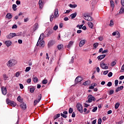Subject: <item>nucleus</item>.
I'll return each mask as SVG.
<instances>
[{"mask_svg":"<svg viewBox=\"0 0 124 124\" xmlns=\"http://www.w3.org/2000/svg\"><path fill=\"white\" fill-rule=\"evenodd\" d=\"M58 28H59V27H58V26L57 25H55L53 27V30H54V31H57V30H58Z\"/></svg>","mask_w":124,"mask_h":124,"instance_id":"55","label":"nucleus"},{"mask_svg":"<svg viewBox=\"0 0 124 124\" xmlns=\"http://www.w3.org/2000/svg\"><path fill=\"white\" fill-rule=\"evenodd\" d=\"M77 6V4H74V5H72V4H70L69 5V7L71 8H76V7Z\"/></svg>","mask_w":124,"mask_h":124,"instance_id":"36","label":"nucleus"},{"mask_svg":"<svg viewBox=\"0 0 124 124\" xmlns=\"http://www.w3.org/2000/svg\"><path fill=\"white\" fill-rule=\"evenodd\" d=\"M123 89H124V86H121L118 87L117 89H116L115 92H116V93H118V92H119L120 91H122V90H123Z\"/></svg>","mask_w":124,"mask_h":124,"instance_id":"22","label":"nucleus"},{"mask_svg":"<svg viewBox=\"0 0 124 124\" xmlns=\"http://www.w3.org/2000/svg\"><path fill=\"white\" fill-rule=\"evenodd\" d=\"M16 63H17V61H16L15 60L13 59L7 62V66H8V67H12V66H13V65H15Z\"/></svg>","mask_w":124,"mask_h":124,"instance_id":"2","label":"nucleus"},{"mask_svg":"<svg viewBox=\"0 0 124 124\" xmlns=\"http://www.w3.org/2000/svg\"><path fill=\"white\" fill-rule=\"evenodd\" d=\"M76 16H77V13H75L74 14H72L70 15V17H71V19H74V18H75V17H76Z\"/></svg>","mask_w":124,"mask_h":124,"instance_id":"24","label":"nucleus"},{"mask_svg":"<svg viewBox=\"0 0 124 124\" xmlns=\"http://www.w3.org/2000/svg\"><path fill=\"white\" fill-rule=\"evenodd\" d=\"M42 83L43 84H46L48 83V80L47 79L43 80Z\"/></svg>","mask_w":124,"mask_h":124,"instance_id":"47","label":"nucleus"},{"mask_svg":"<svg viewBox=\"0 0 124 124\" xmlns=\"http://www.w3.org/2000/svg\"><path fill=\"white\" fill-rule=\"evenodd\" d=\"M1 92H2V94L4 95H6V93H7V90H6V88L3 87L1 88Z\"/></svg>","mask_w":124,"mask_h":124,"instance_id":"12","label":"nucleus"},{"mask_svg":"<svg viewBox=\"0 0 124 124\" xmlns=\"http://www.w3.org/2000/svg\"><path fill=\"white\" fill-rule=\"evenodd\" d=\"M74 43V42L70 41L68 45L67 46V47L68 48V49H70V48H71L72 45H73Z\"/></svg>","mask_w":124,"mask_h":124,"instance_id":"14","label":"nucleus"},{"mask_svg":"<svg viewBox=\"0 0 124 124\" xmlns=\"http://www.w3.org/2000/svg\"><path fill=\"white\" fill-rule=\"evenodd\" d=\"M113 93H114V90H110L108 94L109 95H111L113 94Z\"/></svg>","mask_w":124,"mask_h":124,"instance_id":"52","label":"nucleus"},{"mask_svg":"<svg viewBox=\"0 0 124 124\" xmlns=\"http://www.w3.org/2000/svg\"><path fill=\"white\" fill-rule=\"evenodd\" d=\"M38 4L39 5V8H40L41 9H42V8H43V6L44 5V3L42 1V0H39Z\"/></svg>","mask_w":124,"mask_h":124,"instance_id":"11","label":"nucleus"},{"mask_svg":"<svg viewBox=\"0 0 124 124\" xmlns=\"http://www.w3.org/2000/svg\"><path fill=\"white\" fill-rule=\"evenodd\" d=\"M6 18H7V19H11V18H12V15L10 13H8L6 15Z\"/></svg>","mask_w":124,"mask_h":124,"instance_id":"23","label":"nucleus"},{"mask_svg":"<svg viewBox=\"0 0 124 124\" xmlns=\"http://www.w3.org/2000/svg\"><path fill=\"white\" fill-rule=\"evenodd\" d=\"M100 67L102 69H108V66H107L106 64L101 62L100 63Z\"/></svg>","mask_w":124,"mask_h":124,"instance_id":"8","label":"nucleus"},{"mask_svg":"<svg viewBox=\"0 0 124 124\" xmlns=\"http://www.w3.org/2000/svg\"><path fill=\"white\" fill-rule=\"evenodd\" d=\"M101 123H102V119H101V118H100L98 120V124H101Z\"/></svg>","mask_w":124,"mask_h":124,"instance_id":"54","label":"nucleus"},{"mask_svg":"<svg viewBox=\"0 0 124 124\" xmlns=\"http://www.w3.org/2000/svg\"><path fill=\"white\" fill-rule=\"evenodd\" d=\"M35 90V89L34 87L32 88H30V93H33L34 92V90Z\"/></svg>","mask_w":124,"mask_h":124,"instance_id":"44","label":"nucleus"},{"mask_svg":"<svg viewBox=\"0 0 124 124\" xmlns=\"http://www.w3.org/2000/svg\"><path fill=\"white\" fill-rule=\"evenodd\" d=\"M44 46H45V42H44V41H43L41 42L40 46L42 47V48H43Z\"/></svg>","mask_w":124,"mask_h":124,"instance_id":"29","label":"nucleus"},{"mask_svg":"<svg viewBox=\"0 0 124 124\" xmlns=\"http://www.w3.org/2000/svg\"><path fill=\"white\" fill-rule=\"evenodd\" d=\"M92 101H95V98L92 95H89L88 96V100L86 102H89L91 103Z\"/></svg>","mask_w":124,"mask_h":124,"instance_id":"5","label":"nucleus"},{"mask_svg":"<svg viewBox=\"0 0 124 124\" xmlns=\"http://www.w3.org/2000/svg\"><path fill=\"white\" fill-rule=\"evenodd\" d=\"M18 35H17L16 33H11L9 35H7L6 37L7 39H11V38H13L14 36H17Z\"/></svg>","mask_w":124,"mask_h":124,"instance_id":"6","label":"nucleus"},{"mask_svg":"<svg viewBox=\"0 0 124 124\" xmlns=\"http://www.w3.org/2000/svg\"><path fill=\"white\" fill-rule=\"evenodd\" d=\"M62 27H63V24L62 23H60V24H59V28L62 29Z\"/></svg>","mask_w":124,"mask_h":124,"instance_id":"60","label":"nucleus"},{"mask_svg":"<svg viewBox=\"0 0 124 124\" xmlns=\"http://www.w3.org/2000/svg\"><path fill=\"white\" fill-rule=\"evenodd\" d=\"M58 17H59V9L56 8L54 10V14H52L50 16V22H53V19H56Z\"/></svg>","mask_w":124,"mask_h":124,"instance_id":"1","label":"nucleus"},{"mask_svg":"<svg viewBox=\"0 0 124 124\" xmlns=\"http://www.w3.org/2000/svg\"><path fill=\"white\" fill-rule=\"evenodd\" d=\"M119 106H120V103H116L115 105V108L118 109V108H119Z\"/></svg>","mask_w":124,"mask_h":124,"instance_id":"40","label":"nucleus"},{"mask_svg":"<svg viewBox=\"0 0 124 124\" xmlns=\"http://www.w3.org/2000/svg\"><path fill=\"white\" fill-rule=\"evenodd\" d=\"M16 4L17 5H19V4H21V1H20L19 0H17L16 1Z\"/></svg>","mask_w":124,"mask_h":124,"instance_id":"58","label":"nucleus"},{"mask_svg":"<svg viewBox=\"0 0 124 124\" xmlns=\"http://www.w3.org/2000/svg\"><path fill=\"white\" fill-rule=\"evenodd\" d=\"M3 78L4 81H6L7 80H9V78L8 76H6V74H3Z\"/></svg>","mask_w":124,"mask_h":124,"instance_id":"21","label":"nucleus"},{"mask_svg":"<svg viewBox=\"0 0 124 124\" xmlns=\"http://www.w3.org/2000/svg\"><path fill=\"white\" fill-rule=\"evenodd\" d=\"M67 114H68L67 111H65L63 112V113H61V117H62V118L66 119V118H67V115H66Z\"/></svg>","mask_w":124,"mask_h":124,"instance_id":"10","label":"nucleus"},{"mask_svg":"<svg viewBox=\"0 0 124 124\" xmlns=\"http://www.w3.org/2000/svg\"><path fill=\"white\" fill-rule=\"evenodd\" d=\"M5 44L7 46L9 47L11 44H12V42L10 41H6L5 42Z\"/></svg>","mask_w":124,"mask_h":124,"instance_id":"16","label":"nucleus"},{"mask_svg":"<svg viewBox=\"0 0 124 124\" xmlns=\"http://www.w3.org/2000/svg\"><path fill=\"white\" fill-rule=\"evenodd\" d=\"M114 25V21H113V20H110V23L109 24V26L110 27H112V26Z\"/></svg>","mask_w":124,"mask_h":124,"instance_id":"51","label":"nucleus"},{"mask_svg":"<svg viewBox=\"0 0 124 124\" xmlns=\"http://www.w3.org/2000/svg\"><path fill=\"white\" fill-rule=\"evenodd\" d=\"M116 65V62L115 61H113L111 63V66H115Z\"/></svg>","mask_w":124,"mask_h":124,"instance_id":"50","label":"nucleus"},{"mask_svg":"<svg viewBox=\"0 0 124 124\" xmlns=\"http://www.w3.org/2000/svg\"><path fill=\"white\" fill-rule=\"evenodd\" d=\"M19 87H20V88L21 89H24V86L23 85V84L21 83L19 84Z\"/></svg>","mask_w":124,"mask_h":124,"instance_id":"61","label":"nucleus"},{"mask_svg":"<svg viewBox=\"0 0 124 124\" xmlns=\"http://www.w3.org/2000/svg\"><path fill=\"white\" fill-rule=\"evenodd\" d=\"M77 108L78 112L83 113V106L80 103H78L77 105Z\"/></svg>","mask_w":124,"mask_h":124,"instance_id":"4","label":"nucleus"},{"mask_svg":"<svg viewBox=\"0 0 124 124\" xmlns=\"http://www.w3.org/2000/svg\"><path fill=\"white\" fill-rule=\"evenodd\" d=\"M91 84V81L90 80H87L85 81V82L83 83V85L84 86H89Z\"/></svg>","mask_w":124,"mask_h":124,"instance_id":"19","label":"nucleus"},{"mask_svg":"<svg viewBox=\"0 0 124 124\" xmlns=\"http://www.w3.org/2000/svg\"><path fill=\"white\" fill-rule=\"evenodd\" d=\"M40 101L39 100H35L34 101V106H35V105H36V104H37V103H39V102Z\"/></svg>","mask_w":124,"mask_h":124,"instance_id":"39","label":"nucleus"},{"mask_svg":"<svg viewBox=\"0 0 124 124\" xmlns=\"http://www.w3.org/2000/svg\"><path fill=\"white\" fill-rule=\"evenodd\" d=\"M110 6L112 8H114V7H115V3H114L113 1H110Z\"/></svg>","mask_w":124,"mask_h":124,"instance_id":"32","label":"nucleus"},{"mask_svg":"<svg viewBox=\"0 0 124 124\" xmlns=\"http://www.w3.org/2000/svg\"><path fill=\"white\" fill-rule=\"evenodd\" d=\"M117 35H118V37H120V33L118 31L113 32L112 33V35H113V36L117 35Z\"/></svg>","mask_w":124,"mask_h":124,"instance_id":"34","label":"nucleus"},{"mask_svg":"<svg viewBox=\"0 0 124 124\" xmlns=\"http://www.w3.org/2000/svg\"><path fill=\"white\" fill-rule=\"evenodd\" d=\"M17 100H18V101H19V102H21V103L23 102V98H21V96H18V97H17Z\"/></svg>","mask_w":124,"mask_h":124,"instance_id":"35","label":"nucleus"},{"mask_svg":"<svg viewBox=\"0 0 124 124\" xmlns=\"http://www.w3.org/2000/svg\"><path fill=\"white\" fill-rule=\"evenodd\" d=\"M118 84H119V80L118 79H116L115 80V87H117L118 86Z\"/></svg>","mask_w":124,"mask_h":124,"instance_id":"48","label":"nucleus"},{"mask_svg":"<svg viewBox=\"0 0 124 124\" xmlns=\"http://www.w3.org/2000/svg\"><path fill=\"white\" fill-rule=\"evenodd\" d=\"M41 98H42V94H39L37 97V99H38V100H40H40H41Z\"/></svg>","mask_w":124,"mask_h":124,"instance_id":"31","label":"nucleus"},{"mask_svg":"<svg viewBox=\"0 0 124 124\" xmlns=\"http://www.w3.org/2000/svg\"><path fill=\"white\" fill-rule=\"evenodd\" d=\"M16 77H19L20 76V72H17L16 73V75H15Z\"/></svg>","mask_w":124,"mask_h":124,"instance_id":"49","label":"nucleus"},{"mask_svg":"<svg viewBox=\"0 0 124 124\" xmlns=\"http://www.w3.org/2000/svg\"><path fill=\"white\" fill-rule=\"evenodd\" d=\"M58 50H62V49L63 48V45L62 44H60L57 47Z\"/></svg>","mask_w":124,"mask_h":124,"instance_id":"28","label":"nucleus"},{"mask_svg":"<svg viewBox=\"0 0 124 124\" xmlns=\"http://www.w3.org/2000/svg\"><path fill=\"white\" fill-rule=\"evenodd\" d=\"M60 117H61V114L58 113L53 117V119L54 120H57V119H58V118H60Z\"/></svg>","mask_w":124,"mask_h":124,"instance_id":"27","label":"nucleus"},{"mask_svg":"<svg viewBox=\"0 0 124 124\" xmlns=\"http://www.w3.org/2000/svg\"><path fill=\"white\" fill-rule=\"evenodd\" d=\"M16 7H17V5L16 4L13 5L12 8H13L14 11H16V10H17Z\"/></svg>","mask_w":124,"mask_h":124,"instance_id":"33","label":"nucleus"},{"mask_svg":"<svg viewBox=\"0 0 124 124\" xmlns=\"http://www.w3.org/2000/svg\"><path fill=\"white\" fill-rule=\"evenodd\" d=\"M83 78L81 77H78L75 79V83L76 84H78V83L81 82V81H82Z\"/></svg>","mask_w":124,"mask_h":124,"instance_id":"9","label":"nucleus"},{"mask_svg":"<svg viewBox=\"0 0 124 124\" xmlns=\"http://www.w3.org/2000/svg\"><path fill=\"white\" fill-rule=\"evenodd\" d=\"M113 75V73L111 72H110L108 74V77H112Z\"/></svg>","mask_w":124,"mask_h":124,"instance_id":"53","label":"nucleus"},{"mask_svg":"<svg viewBox=\"0 0 124 124\" xmlns=\"http://www.w3.org/2000/svg\"><path fill=\"white\" fill-rule=\"evenodd\" d=\"M107 86H108V87H111V86H112V82H108L107 85Z\"/></svg>","mask_w":124,"mask_h":124,"instance_id":"57","label":"nucleus"},{"mask_svg":"<svg viewBox=\"0 0 124 124\" xmlns=\"http://www.w3.org/2000/svg\"><path fill=\"white\" fill-rule=\"evenodd\" d=\"M83 16H84V17H85V18H84V19H85V20H86V21H88V16H88V15H87V14H84V15H83Z\"/></svg>","mask_w":124,"mask_h":124,"instance_id":"41","label":"nucleus"},{"mask_svg":"<svg viewBox=\"0 0 124 124\" xmlns=\"http://www.w3.org/2000/svg\"><path fill=\"white\" fill-rule=\"evenodd\" d=\"M83 27V25H79L78 24L77 26V28H78V29L79 30H81V29H82V28Z\"/></svg>","mask_w":124,"mask_h":124,"instance_id":"43","label":"nucleus"},{"mask_svg":"<svg viewBox=\"0 0 124 124\" xmlns=\"http://www.w3.org/2000/svg\"><path fill=\"white\" fill-rule=\"evenodd\" d=\"M106 57V55L105 54H103L101 55H99L98 56L97 59L98 60H102L103 59H104Z\"/></svg>","mask_w":124,"mask_h":124,"instance_id":"17","label":"nucleus"},{"mask_svg":"<svg viewBox=\"0 0 124 124\" xmlns=\"http://www.w3.org/2000/svg\"><path fill=\"white\" fill-rule=\"evenodd\" d=\"M87 17H88V19L87 21L89 22H92V21H93V17H92V16H87Z\"/></svg>","mask_w":124,"mask_h":124,"instance_id":"38","label":"nucleus"},{"mask_svg":"<svg viewBox=\"0 0 124 124\" xmlns=\"http://www.w3.org/2000/svg\"><path fill=\"white\" fill-rule=\"evenodd\" d=\"M94 48H97L98 47V43H95L93 45Z\"/></svg>","mask_w":124,"mask_h":124,"instance_id":"42","label":"nucleus"},{"mask_svg":"<svg viewBox=\"0 0 124 124\" xmlns=\"http://www.w3.org/2000/svg\"><path fill=\"white\" fill-rule=\"evenodd\" d=\"M30 70H31V67H26V68L25 69L26 72H28V71H30Z\"/></svg>","mask_w":124,"mask_h":124,"instance_id":"46","label":"nucleus"},{"mask_svg":"<svg viewBox=\"0 0 124 124\" xmlns=\"http://www.w3.org/2000/svg\"><path fill=\"white\" fill-rule=\"evenodd\" d=\"M17 28H18V27L16 25V24H14L12 27V29H17Z\"/></svg>","mask_w":124,"mask_h":124,"instance_id":"59","label":"nucleus"},{"mask_svg":"<svg viewBox=\"0 0 124 124\" xmlns=\"http://www.w3.org/2000/svg\"><path fill=\"white\" fill-rule=\"evenodd\" d=\"M121 4L122 6H123L122 7H121L119 13H124V0H121Z\"/></svg>","mask_w":124,"mask_h":124,"instance_id":"7","label":"nucleus"},{"mask_svg":"<svg viewBox=\"0 0 124 124\" xmlns=\"http://www.w3.org/2000/svg\"><path fill=\"white\" fill-rule=\"evenodd\" d=\"M33 81L34 83H37V82L38 81V78H37L36 77H34L33 78Z\"/></svg>","mask_w":124,"mask_h":124,"instance_id":"37","label":"nucleus"},{"mask_svg":"<svg viewBox=\"0 0 124 124\" xmlns=\"http://www.w3.org/2000/svg\"><path fill=\"white\" fill-rule=\"evenodd\" d=\"M44 33H42V34H41L39 38V40H40V41H41V40H43V39H44Z\"/></svg>","mask_w":124,"mask_h":124,"instance_id":"20","label":"nucleus"},{"mask_svg":"<svg viewBox=\"0 0 124 124\" xmlns=\"http://www.w3.org/2000/svg\"><path fill=\"white\" fill-rule=\"evenodd\" d=\"M64 21H68V20H69V19L68 18V17H65L63 18Z\"/></svg>","mask_w":124,"mask_h":124,"instance_id":"64","label":"nucleus"},{"mask_svg":"<svg viewBox=\"0 0 124 124\" xmlns=\"http://www.w3.org/2000/svg\"><path fill=\"white\" fill-rule=\"evenodd\" d=\"M73 112V108H70L69 109V114H71Z\"/></svg>","mask_w":124,"mask_h":124,"instance_id":"45","label":"nucleus"},{"mask_svg":"<svg viewBox=\"0 0 124 124\" xmlns=\"http://www.w3.org/2000/svg\"><path fill=\"white\" fill-rule=\"evenodd\" d=\"M88 24L89 28L91 29H93V24L92 22H88Z\"/></svg>","mask_w":124,"mask_h":124,"instance_id":"30","label":"nucleus"},{"mask_svg":"<svg viewBox=\"0 0 124 124\" xmlns=\"http://www.w3.org/2000/svg\"><path fill=\"white\" fill-rule=\"evenodd\" d=\"M37 29H38V23H35L34 25V28L33 29V31H35Z\"/></svg>","mask_w":124,"mask_h":124,"instance_id":"25","label":"nucleus"},{"mask_svg":"<svg viewBox=\"0 0 124 124\" xmlns=\"http://www.w3.org/2000/svg\"><path fill=\"white\" fill-rule=\"evenodd\" d=\"M97 110V107H95L94 108H93L92 109V112H96V111Z\"/></svg>","mask_w":124,"mask_h":124,"instance_id":"56","label":"nucleus"},{"mask_svg":"<svg viewBox=\"0 0 124 124\" xmlns=\"http://www.w3.org/2000/svg\"><path fill=\"white\" fill-rule=\"evenodd\" d=\"M52 33H53V30H50L49 31H48V33L46 35V37H48L49 35H50V34H52Z\"/></svg>","mask_w":124,"mask_h":124,"instance_id":"26","label":"nucleus"},{"mask_svg":"<svg viewBox=\"0 0 124 124\" xmlns=\"http://www.w3.org/2000/svg\"><path fill=\"white\" fill-rule=\"evenodd\" d=\"M120 80H124V76H121L119 78Z\"/></svg>","mask_w":124,"mask_h":124,"instance_id":"63","label":"nucleus"},{"mask_svg":"<svg viewBox=\"0 0 124 124\" xmlns=\"http://www.w3.org/2000/svg\"><path fill=\"white\" fill-rule=\"evenodd\" d=\"M18 42L19 44H22V43H23V41L21 39H19Z\"/></svg>","mask_w":124,"mask_h":124,"instance_id":"62","label":"nucleus"},{"mask_svg":"<svg viewBox=\"0 0 124 124\" xmlns=\"http://www.w3.org/2000/svg\"><path fill=\"white\" fill-rule=\"evenodd\" d=\"M85 40H82L80 41L79 45V47H83V46L85 45Z\"/></svg>","mask_w":124,"mask_h":124,"instance_id":"15","label":"nucleus"},{"mask_svg":"<svg viewBox=\"0 0 124 124\" xmlns=\"http://www.w3.org/2000/svg\"><path fill=\"white\" fill-rule=\"evenodd\" d=\"M55 44V41L54 40L50 41L48 43V46H53Z\"/></svg>","mask_w":124,"mask_h":124,"instance_id":"18","label":"nucleus"},{"mask_svg":"<svg viewBox=\"0 0 124 124\" xmlns=\"http://www.w3.org/2000/svg\"><path fill=\"white\" fill-rule=\"evenodd\" d=\"M20 107L21 109H23V110H26V109L27 108V105L24 103H22V104L20 105Z\"/></svg>","mask_w":124,"mask_h":124,"instance_id":"13","label":"nucleus"},{"mask_svg":"<svg viewBox=\"0 0 124 124\" xmlns=\"http://www.w3.org/2000/svg\"><path fill=\"white\" fill-rule=\"evenodd\" d=\"M7 104H9V105H11L13 107H15L17 104L16 103L14 102V101H12L10 100L9 99H6V100Z\"/></svg>","mask_w":124,"mask_h":124,"instance_id":"3","label":"nucleus"}]
</instances>
